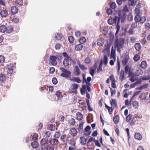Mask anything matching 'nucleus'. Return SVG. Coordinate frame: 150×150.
<instances>
[{"label":"nucleus","mask_w":150,"mask_h":150,"mask_svg":"<svg viewBox=\"0 0 150 150\" xmlns=\"http://www.w3.org/2000/svg\"><path fill=\"white\" fill-rule=\"evenodd\" d=\"M116 35L115 36L116 38L115 41V46L117 48V51L120 52L121 50L124 47V45L125 42V39L124 38H120L118 39V36Z\"/></svg>","instance_id":"nucleus-1"},{"label":"nucleus","mask_w":150,"mask_h":150,"mask_svg":"<svg viewBox=\"0 0 150 150\" xmlns=\"http://www.w3.org/2000/svg\"><path fill=\"white\" fill-rule=\"evenodd\" d=\"M126 18V16L125 14H123L121 15H119V17H117V22L116 26L117 30L116 32L115 33V35H116L118 33L120 30V26L119 25L120 21H121V23H122L124 21Z\"/></svg>","instance_id":"nucleus-2"},{"label":"nucleus","mask_w":150,"mask_h":150,"mask_svg":"<svg viewBox=\"0 0 150 150\" xmlns=\"http://www.w3.org/2000/svg\"><path fill=\"white\" fill-rule=\"evenodd\" d=\"M60 69L62 72L60 74L61 76L63 77L68 78L71 76V73L70 71L62 67H60Z\"/></svg>","instance_id":"nucleus-3"},{"label":"nucleus","mask_w":150,"mask_h":150,"mask_svg":"<svg viewBox=\"0 0 150 150\" xmlns=\"http://www.w3.org/2000/svg\"><path fill=\"white\" fill-rule=\"evenodd\" d=\"M68 144L70 146L68 150H75L76 148V142L74 139H71L68 141Z\"/></svg>","instance_id":"nucleus-4"},{"label":"nucleus","mask_w":150,"mask_h":150,"mask_svg":"<svg viewBox=\"0 0 150 150\" xmlns=\"http://www.w3.org/2000/svg\"><path fill=\"white\" fill-rule=\"evenodd\" d=\"M134 20L136 22H140L143 23L146 20V18L145 16L141 17L140 15H137L134 17Z\"/></svg>","instance_id":"nucleus-5"},{"label":"nucleus","mask_w":150,"mask_h":150,"mask_svg":"<svg viewBox=\"0 0 150 150\" xmlns=\"http://www.w3.org/2000/svg\"><path fill=\"white\" fill-rule=\"evenodd\" d=\"M49 62L51 65H57V61L56 57L54 55H52L50 56Z\"/></svg>","instance_id":"nucleus-6"},{"label":"nucleus","mask_w":150,"mask_h":150,"mask_svg":"<svg viewBox=\"0 0 150 150\" xmlns=\"http://www.w3.org/2000/svg\"><path fill=\"white\" fill-rule=\"evenodd\" d=\"M8 65V67L7 71V74L8 75L11 76L13 72L14 66L12 64H10Z\"/></svg>","instance_id":"nucleus-7"},{"label":"nucleus","mask_w":150,"mask_h":150,"mask_svg":"<svg viewBox=\"0 0 150 150\" xmlns=\"http://www.w3.org/2000/svg\"><path fill=\"white\" fill-rule=\"evenodd\" d=\"M103 62L105 66H106L108 62V58L106 55H105L103 57V60L101 59L100 62L99 67H102Z\"/></svg>","instance_id":"nucleus-8"},{"label":"nucleus","mask_w":150,"mask_h":150,"mask_svg":"<svg viewBox=\"0 0 150 150\" xmlns=\"http://www.w3.org/2000/svg\"><path fill=\"white\" fill-rule=\"evenodd\" d=\"M129 57L128 55H125L123 57V59L122 61V63L123 66H125L128 62Z\"/></svg>","instance_id":"nucleus-9"},{"label":"nucleus","mask_w":150,"mask_h":150,"mask_svg":"<svg viewBox=\"0 0 150 150\" xmlns=\"http://www.w3.org/2000/svg\"><path fill=\"white\" fill-rule=\"evenodd\" d=\"M58 140L55 138L51 139L49 141L50 144L52 146L56 145L58 143Z\"/></svg>","instance_id":"nucleus-10"},{"label":"nucleus","mask_w":150,"mask_h":150,"mask_svg":"<svg viewBox=\"0 0 150 150\" xmlns=\"http://www.w3.org/2000/svg\"><path fill=\"white\" fill-rule=\"evenodd\" d=\"M117 17L116 16H115L114 19L112 18H110L108 20V23L109 24L111 25H112L114 23L116 24L117 20Z\"/></svg>","instance_id":"nucleus-11"},{"label":"nucleus","mask_w":150,"mask_h":150,"mask_svg":"<svg viewBox=\"0 0 150 150\" xmlns=\"http://www.w3.org/2000/svg\"><path fill=\"white\" fill-rule=\"evenodd\" d=\"M125 70L126 74L129 73V77H130L131 75H132V73L131 71L129 65H126L125 67Z\"/></svg>","instance_id":"nucleus-12"},{"label":"nucleus","mask_w":150,"mask_h":150,"mask_svg":"<svg viewBox=\"0 0 150 150\" xmlns=\"http://www.w3.org/2000/svg\"><path fill=\"white\" fill-rule=\"evenodd\" d=\"M150 79V75H146L143 76L140 78L139 81L141 83L143 81H146Z\"/></svg>","instance_id":"nucleus-13"},{"label":"nucleus","mask_w":150,"mask_h":150,"mask_svg":"<svg viewBox=\"0 0 150 150\" xmlns=\"http://www.w3.org/2000/svg\"><path fill=\"white\" fill-rule=\"evenodd\" d=\"M148 97L147 95L145 93H141L139 96V98L141 100H145L147 99Z\"/></svg>","instance_id":"nucleus-14"},{"label":"nucleus","mask_w":150,"mask_h":150,"mask_svg":"<svg viewBox=\"0 0 150 150\" xmlns=\"http://www.w3.org/2000/svg\"><path fill=\"white\" fill-rule=\"evenodd\" d=\"M69 133L71 135L75 136L77 135V132L75 128H73L70 129Z\"/></svg>","instance_id":"nucleus-15"},{"label":"nucleus","mask_w":150,"mask_h":150,"mask_svg":"<svg viewBox=\"0 0 150 150\" xmlns=\"http://www.w3.org/2000/svg\"><path fill=\"white\" fill-rule=\"evenodd\" d=\"M76 119L78 121L81 120L83 119V115L80 112H78L76 114Z\"/></svg>","instance_id":"nucleus-16"},{"label":"nucleus","mask_w":150,"mask_h":150,"mask_svg":"<svg viewBox=\"0 0 150 150\" xmlns=\"http://www.w3.org/2000/svg\"><path fill=\"white\" fill-rule=\"evenodd\" d=\"M18 8L16 6H12L11 8V11L13 14H16L18 12Z\"/></svg>","instance_id":"nucleus-17"},{"label":"nucleus","mask_w":150,"mask_h":150,"mask_svg":"<svg viewBox=\"0 0 150 150\" xmlns=\"http://www.w3.org/2000/svg\"><path fill=\"white\" fill-rule=\"evenodd\" d=\"M134 138L139 140H141L142 139V135L139 133H136L134 135Z\"/></svg>","instance_id":"nucleus-18"},{"label":"nucleus","mask_w":150,"mask_h":150,"mask_svg":"<svg viewBox=\"0 0 150 150\" xmlns=\"http://www.w3.org/2000/svg\"><path fill=\"white\" fill-rule=\"evenodd\" d=\"M40 144L42 146H44L47 145L48 143V139L45 138L41 139L40 142Z\"/></svg>","instance_id":"nucleus-19"},{"label":"nucleus","mask_w":150,"mask_h":150,"mask_svg":"<svg viewBox=\"0 0 150 150\" xmlns=\"http://www.w3.org/2000/svg\"><path fill=\"white\" fill-rule=\"evenodd\" d=\"M80 139L81 140L80 143L83 145H85L87 143V138H85L84 137H80Z\"/></svg>","instance_id":"nucleus-20"},{"label":"nucleus","mask_w":150,"mask_h":150,"mask_svg":"<svg viewBox=\"0 0 150 150\" xmlns=\"http://www.w3.org/2000/svg\"><path fill=\"white\" fill-rule=\"evenodd\" d=\"M72 88H71V92H70L71 93H74V92L75 91H76L77 90L78 87H79V85L77 84H75V83H73L72 84Z\"/></svg>","instance_id":"nucleus-21"},{"label":"nucleus","mask_w":150,"mask_h":150,"mask_svg":"<svg viewBox=\"0 0 150 150\" xmlns=\"http://www.w3.org/2000/svg\"><path fill=\"white\" fill-rule=\"evenodd\" d=\"M60 139L64 143H66L68 140L66 134L61 135L60 137Z\"/></svg>","instance_id":"nucleus-22"},{"label":"nucleus","mask_w":150,"mask_h":150,"mask_svg":"<svg viewBox=\"0 0 150 150\" xmlns=\"http://www.w3.org/2000/svg\"><path fill=\"white\" fill-rule=\"evenodd\" d=\"M111 57H112L115 60V49H114L113 46L111 48Z\"/></svg>","instance_id":"nucleus-23"},{"label":"nucleus","mask_w":150,"mask_h":150,"mask_svg":"<svg viewBox=\"0 0 150 150\" xmlns=\"http://www.w3.org/2000/svg\"><path fill=\"white\" fill-rule=\"evenodd\" d=\"M134 47L137 51H139L142 48V46L140 43H136L134 45Z\"/></svg>","instance_id":"nucleus-24"},{"label":"nucleus","mask_w":150,"mask_h":150,"mask_svg":"<svg viewBox=\"0 0 150 150\" xmlns=\"http://www.w3.org/2000/svg\"><path fill=\"white\" fill-rule=\"evenodd\" d=\"M83 48V46L81 44L76 45L75 47V49L76 51H80Z\"/></svg>","instance_id":"nucleus-25"},{"label":"nucleus","mask_w":150,"mask_h":150,"mask_svg":"<svg viewBox=\"0 0 150 150\" xmlns=\"http://www.w3.org/2000/svg\"><path fill=\"white\" fill-rule=\"evenodd\" d=\"M76 121L75 119L71 118L69 120V124L70 126H73L75 125Z\"/></svg>","instance_id":"nucleus-26"},{"label":"nucleus","mask_w":150,"mask_h":150,"mask_svg":"<svg viewBox=\"0 0 150 150\" xmlns=\"http://www.w3.org/2000/svg\"><path fill=\"white\" fill-rule=\"evenodd\" d=\"M69 58H65L64 59L63 61V64L65 67L68 66L69 64Z\"/></svg>","instance_id":"nucleus-27"},{"label":"nucleus","mask_w":150,"mask_h":150,"mask_svg":"<svg viewBox=\"0 0 150 150\" xmlns=\"http://www.w3.org/2000/svg\"><path fill=\"white\" fill-rule=\"evenodd\" d=\"M104 40L102 38H99L98 40L97 45L98 46H102L104 44Z\"/></svg>","instance_id":"nucleus-28"},{"label":"nucleus","mask_w":150,"mask_h":150,"mask_svg":"<svg viewBox=\"0 0 150 150\" xmlns=\"http://www.w3.org/2000/svg\"><path fill=\"white\" fill-rule=\"evenodd\" d=\"M0 14L2 17H6L8 15L7 11L5 10H3L1 11Z\"/></svg>","instance_id":"nucleus-29"},{"label":"nucleus","mask_w":150,"mask_h":150,"mask_svg":"<svg viewBox=\"0 0 150 150\" xmlns=\"http://www.w3.org/2000/svg\"><path fill=\"white\" fill-rule=\"evenodd\" d=\"M13 30V27L11 25L8 26L7 27V30H6L7 33H12Z\"/></svg>","instance_id":"nucleus-30"},{"label":"nucleus","mask_w":150,"mask_h":150,"mask_svg":"<svg viewBox=\"0 0 150 150\" xmlns=\"http://www.w3.org/2000/svg\"><path fill=\"white\" fill-rule=\"evenodd\" d=\"M7 30L6 27L4 25H1L0 26V32L2 33H5Z\"/></svg>","instance_id":"nucleus-31"},{"label":"nucleus","mask_w":150,"mask_h":150,"mask_svg":"<svg viewBox=\"0 0 150 150\" xmlns=\"http://www.w3.org/2000/svg\"><path fill=\"white\" fill-rule=\"evenodd\" d=\"M141 67L144 69H145L147 67V64L146 61H144L142 62L140 65Z\"/></svg>","instance_id":"nucleus-32"},{"label":"nucleus","mask_w":150,"mask_h":150,"mask_svg":"<svg viewBox=\"0 0 150 150\" xmlns=\"http://www.w3.org/2000/svg\"><path fill=\"white\" fill-rule=\"evenodd\" d=\"M105 108L108 109V111L110 114H112L113 111V109L112 107L108 106L106 104H105Z\"/></svg>","instance_id":"nucleus-33"},{"label":"nucleus","mask_w":150,"mask_h":150,"mask_svg":"<svg viewBox=\"0 0 150 150\" xmlns=\"http://www.w3.org/2000/svg\"><path fill=\"white\" fill-rule=\"evenodd\" d=\"M16 4L18 6H21L23 4V0H16L15 1Z\"/></svg>","instance_id":"nucleus-34"},{"label":"nucleus","mask_w":150,"mask_h":150,"mask_svg":"<svg viewBox=\"0 0 150 150\" xmlns=\"http://www.w3.org/2000/svg\"><path fill=\"white\" fill-rule=\"evenodd\" d=\"M31 145L33 148H36L38 146V143L37 141H34L31 143Z\"/></svg>","instance_id":"nucleus-35"},{"label":"nucleus","mask_w":150,"mask_h":150,"mask_svg":"<svg viewBox=\"0 0 150 150\" xmlns=\"http://www.w3.org/2000/svg\"><path fill=\"white\" fill-rule=\"evenodd\" d=\"M114 123L115 124H117L119 121V116L118 115H117L114 117L113 118Z\"/></svg>","instance_id":"nucleus-36"},{"label":"nucleus","mask_w":150,"mask_h":150,"mask_svg":"<svg viewBox=\"0 0 150 150\" xmlns=\"http://www.w3.org/2000/svg\"><path fill=\"white\" fill-rule=\"evenodd\" d=\"M125 77V74L124 71H121L119 79L122 81L123 80Z\"/></svg>","instance_id":"nucleus-37"},{"label":"nucleus","mask_w":150,"mask_h":150,"mask_svg":"<svg viewBox=\"0 0 150 150\" xmlns=\"http://www.w3.org/2000/svg\"><path fill=\"white\" fill-rule=\"evenodd\" d=\"M44 137L46 138L49 137L51 134L50 132L49 131H46L44 132Z\"/></svg>","instance_id":"nucleus-38"},{"label":"nucleus","mask_w":150,"mask_h":150,"mask_svg":"<svg viewBox=\"0 0 150 150\" xmlns=\"http://www.w3.org/2000/svg\"><path fill=\"white\" fill-rule=\"evenodd\" d=\"M132 105L134 108L135 109H137L138 108L139 103L136 100L134 101L133 102Z\"/></svg>","instance_id":"nucleus-39"},{"label":"nucleus","mask_w":150,"mask_h":150,"mask_svg":"<svg viewBox=\"0 0 150 150\" xmlns=\"http://www.w3.org/2000/svg\"><path fill=\"white\" fill-rule=\"evenodd\" d=\"M80 43L81 44H83L86 42V39L84 37H81L79 40Z\"/></svg>","instance_id":"nucleus-40"},{"label":"nucleus","mask_w":150,"mask_h":150,"mask_svg":"<svg viewBox=\"0 0 150 150\" xmlns=\"http://www.w3.org/2000/svg\"><path fill=\"white\" fill-rule=\"evenodd\" d=\"M6 79V76L3 74H1L0 76V80L1 82H3Z\"/></svg>","instance_id":"nucleus-41"},{"label":"nucleus","mask_w":150,"mask_h":150,"mask_svg":"<svg viewBox=\"0 0 150 150\" xmlns=\"http://www.w3.org/2000/svg\"><path fill=\"white\" fill-rule=\"evenodd\" d=\"M75 74L76 75H79L80 74V71L78 66H75Z\"/></svg>","instance_id":"nucleus-42"},{"label":"nucleus","mask_w":150,"mask_h":150,"mask_svg":"<svg viewBox=\"0 0 150 150\" xmlns=\"http://www.w3.org/2000/svg\"><path fill=\"white\" fill-rule=\"evenodd\" d=\"M61 135V133L59 131L56 132L54 135V137L55 138H58Z\"/></svg>","instance_id":"nucleus-43"},{"label":"nucleus","mask_w":150,"mask_h":150,"mask_svg":"<svg viewBox=\"0 0 150 150\" xmlns=\"http://www.w3.org/2000/svg\"><path fill=\"white\" fill-rule=\"evenodd\" d=\"M142 11H140V10L138 8H136L135 9V12L137 15H140L142 14Z\"/></svg>","instance_id":"nucleus-44"},{"label":"nucleus","mask_w":150,"mask_h":150,"mask_svg":"<svg viewBox=\"0 0 150 150\" xmlns=\"http://www.w3.org/2000/svg\"><path fill=\"white\" fill-rule=\"evenodd\" d=\"M140 59V55L138 54L135 55L133 58L135 62L138 61Z\"/></svg>","instance_id":"nucleus-45"},{"label":"nucleus","mask_w":150,"mask_h":150,"mask_svg":"<svg viewBox=\"0 0 150 150\" xmlns=\"http://www.w3.org/2000/svg\"><path fill=\"white\" fill-rule=\"evenodd\" d=\"M137 1V0H131L129 2V5L132 6L135 4Z\"/></svg>","instance_id":"nucleus-46"},{"label":"nucleus","mask_w":150,"mask_h":150,"mask_svg":"<svg viewBox=\"0 0 150 150\" xmlns=\"http://www.w3.org/2000/svg\"><path fill=\"white\" fill-rule=\"evenodd\" d=\"M95 71V69L92 67H90L89 68V73L92 76H94Z\"/></svg>","instance_id":"nucleus-47"},{"label":"nucleus","mask_w":150,"mask_h":150,"mask_svg":"<svg viewBox=\"0 0 150 150\" xmlns=\"http://www.w3.org/2000/svg\"><path fill=\"white\" fill-rule=\"evenodd\" d=\"M45 150H54V148L52 146H47L44 147Z\"/></svg>","instance_id":"nucleus-48"},{"label":"nucleus","mask_w":150,"mask_h":150,"mask_svg":"<svg viewBox=\"0 0 150 150\" xmlns=\"http://www.w3.org/2000/svg\"><path fill=\"white\" fill-rule=\"evenodd\" d=\"M132 116L131 114H129L126 117V122H129L132 118Z\"/></svg>","instance_id":"nucleus-49"},{"label":"nucleus","mask_w":150,"mask_h":150,"mask_svg":"<svg viewBox=\"0 0 150 150\" xmlns=\"http://www.w3.org/2000/svg\"><path fill=\"white\" fill-rule=\"evenodd\" d=\"M142 117V115L140 114H137L135 115L134 116V117L137 119V120H139Z\"/></svg>","instance_id":"nucleus-50"},{"label":"nucleus","mask_w":150,"mask_h":150,"mask_svg":"<svg viewBox=\"0 0 150 150\" xmlns=\"http://www.w3.org/2000/svg\"><path fill=\"white\" fill-rule=\"evenodd\" d=\"M55 95L57 97L59 98H62V96L61 95V92L59 91H57L55 93Z\"/></svg>","instance_id":"nucleus-51"},{"label":"nucleus","mask_w":150,"mask_h":150,"mask_svg":"<svg viewBox=\"0 0 150 150\" xmlns=\"http://www.w3.org/2000/svg\"><path fill=\"white\" fill-rule=\"evenodd\" d=\"M110 43H108V42L107 44L105 45V50L106 51L109 50H110Z\"/></svg>","instance_id":"nucleus-52"},{"label":"nucleus","mask_w":150,"mask_h":150,"mask_svg":"<svg viewBox=\"0 0 150 150\" xmlns=\"http://www.w3.org/2000/svg\"><path fill=\"white\" fill-rule=\"evenodd\" d=\"M120 62L119 60L118 59H117V72H119L120 70Z\"/></svg>","instance_id":"nucleus-53"},{"label":"nucleus","mask_w":150,"mask_h":150,"mask_svg":"<svg viewBox=\"0 0 150 150\" xmlns=\"http://www.w3.org/2000/svg\"><path fill=\"white\" fill-rule=\"evenodd\" d=\"M49 128L51 131H54L55 129V125L54 124H52L50 125Z\"/></svg>","instance_id":"nucleus-54"},{"label":"nucleus","mask_w":150,"mask_h":150,"mask_svg":"<svg viewBox=\"0 0 150 150\" xmlns=\"http://www.w3.org/2000/svg\"><path fill=\"white\" fill-rule=\"evenodd\" d=\"M43 124L41 123H40L36 127V129L37 130H39L40 129H41L42 127H43Z\"/></svg>","instance_id":"nucleus-55"},{"label":"nucleus","mask_w":150,"mask_h":150,"mask_svg":"<svg viewBox=\"0 0 150 150\" xmlns=\"http://www.w3.org/2000/svg\"><path fill=\"white\" fill-rule=\"evenodd\" d=\"M5 61V57L3 56L0 55V63L2 64L4 63Z\"/></svg>","instance_id":"nucleus-56"},{"label":"nucleus","mask_w":150,"mask_h":150,"mask_svg":"<svg viewBox=\"0 0 150 150\" xmlns=\"http://www.w3.org/2000/svg\"><path fill=\"white\" fill-rule=\"evenodd\" d=\"M85 63L86 64H89L90 63L91 59L88 57H87L85 59Z\"/></svg>","instance_id":"nucleus-57"},{"label":"nucleus","mask_w":150,"mask_h":150,"mask_svg":"<svg viewBox=\"0 0 150 150\" xmlns=\"http://www.w3.org/2000/svg\"><path fill=\"white\" fill-rule=\"evenodd\" d=\"M110 104L111 106L113 105V104L116 107L117 105V102L115 99H112V101H110Z\"/></svg>","instance_id":"nucleus-58"},{"label":"nucleus","mask_w":150,"mask_h":150,"mask_svg":"<svg viewBox=\"0 0 150 150\" xmlns=\"http://www.w3.org/2000/svg\"><path fill=\"white\" fill-rule=\"evenodd\" d=\"M62 38V35L60 34L57 33V34L55 36V38L57 40H60Z\"/></svg>","instance_id":"nucleus-59"},{"label":"nucleus","mask_w":150,"mask_h":150,"mask_svg":"<svg viewBox=\"0 0 150 150\" xmlns=\"http://www.w3.org/2000/svg\"><path fill=\"white\" fill-rule=\"evenodd\" d=\"M68 39L70 43H72L74 41V39L72 36H69L68 37Z\"/></svg>","instance_id":"nucleus-60"},{"label":"nucleus","mask_w":150,"mask_h":150,"mask_svg":"<svg viewBox=\"0 0 150 150\" xmlns=\"http://www.w3.org/2000/svg\"><path fill=\"white\" fill-rule=\"evenodd\" d=\"M130 76L131 78L130 79V80L132 82H134L135 81H136L137 80L136 77L134 75H133V76H131V75Z\"/></svg>","instance_id":"nucleus-61"},{"label":"nucleus","mask_w":150,"mask_h":150,"mask_svg":"<svg viewBox=\"0 0 150 150\" xmlns=\"http://www.w3.org/2000/svg\"><path fill=\"white\" fill-rule=\"evenodd\" d=\"M148 84H144L143 85L139 87V89L140 90H142L143 89H144L148 87Z\"/></svg>","instance_id":"nucleus-62"},{"label":"nucleus","mask_w":150,"mask_h":150,"mask_svg":"<svg viewBox=\"0 0 150 150\" xmlns=\"http://www.w3.org/2000/svg\"><path fill=\"white\" fill-rule=\"evenodd\" d=\"M140 83H141L140 82L139 80L137 81L134 83L131 84L130 85V87L131 88H134L135 87V86L137 84Z\"/></svg>","instance_id":"nucleus-63"},{"label":"nucleus","mask_w":150,"mask_h":150,"mask_svg":"<svg viewBox=\"0 0 150 150\" xmlns=\"http://www.w3.org/2000/svg\"><path fill=\"white\" fill-rule=\"evenodd\" d=\"M38 134H34L32 137V139L33 140L35 141L38 138Z\"/></svg>","instance_id":"nucleus-64"}]
</instances>
